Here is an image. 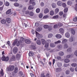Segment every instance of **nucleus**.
I'll use <instances>...</instances> for the list:
<instances>
[{
    "label": "nucleus",
    "instance_id": "f257e3e1",
    "mask_svg": "<svg viewBox=\"0 0 77 77\" xmlns=\"http://www.w3.org/2000/svg\"><path fill=\"white\" fill-rule=\"evenodd\" d=\"M35 34L36 35L37 37V38H42L43 36H42V35L41 34H39V33H38V32L36 31H35Z\"/></svg>",
    "mask_w": 77,
    "mask_h": 77
},
{
    "label": "nucleus",
    "instance_id": "f03ea898",
    "mask_svg": "<svg viewBox=\"0 0 77 77\" xmlns=\"http://www.w3.org/2000/svg\"><path fill=\"white\" fill-rule=\"evenodd\" d=\"M15 66H10L8 67V69L9 71H13L14 69Z\"/></svg>",
    "mask_w": 77,
    "mask_h": 77
},
{
    "label": "nucleus",
    "instance_id": "7ed1b4c3",
    "mask_svg": "<svg viewBox=\"0 0 77 77\" xmlns=\"http://www.w3.org/2000/svg\"><path fill=\"white\" fill-rule=\"evenodd\" d=\"M13 51L14 53V54H16L17 53V51H18V48L17 47H14L13 50Z\"/></svg>",
    "mask_w": 77,
    "mask_h": 77
},
{
    "label": "nucleus",
    "instance_id": "20e7f679",
    "mask_svg": "<svg viewBox=\"0 0 77 77\" xmlns=\"http://www.w3.org/2000/svg\"><path fill=\"white\" fill-rule=\"evenodd\" d=\"M55 36L57 39H60L62 38V35L60 34H57Z\"/></svg>",
    "mask_w": 77,
    "mask_h": 77
},
{
    "label": "nucleus",
    "instance_id": "39448f33",
    "mask_svg": "<svg viewBox=\"0 0 77 77\" xmlns=\"http://www.w3.org/2000/svg\"><path fill=\"white\" fill-rule=\"evenodd\" d=\"M1 23L2 24H5L6 23V21L5 19H2L1 20Z\"/></svg>",
    "mask_w": 77,
    "mask_h": 77
},
{
    "label": "nucleus",
    "instance_id": "423d86ee",
    "mask_svg": "<svg viewBox=\"0 0 77 77\" xmlns=\"http://www.w3.org/2000/svg\"><path fill=\"white\" fill-rule=\"evenodd\" d=\"M59 32L61 34H63L64 32V29L63 28H60L59 29Z\"/></svg>",
    "mask_w": 77,
    "mask_h": 77
},
{
    "label": "nucleus",
    "instance_id": "0eeeda50",
    "mask_svg": "<svg viewBox=\"0 0 77 77\" xmlns=\"http://www.w3.org/2000/svg\"><path fill=\"white\" fill-rule=\"evenodd\" d=\"M57 5L58 6H61L62 5V2L61 1H58L57 2Z\"/></svg>",
    "mask_w": 77,
    "mask_h": 77
},
{
    "label": "nucleus",
    "instance_id": "6e6552de",
    "mask_svg": "<svg viewBox=\"0 0 77 77\" xmlns=\"http://www.w3.org/2000/svg\"><path fill=\"white\" fill-rule=\"evenodd\" d=\"M71 33L73 35H74L75 34V30L74 29H71Z\"/></svg>",
    "mask_w": 77,
    "mask_h": 77
},
{
    "label": "nucleus",
    "instance_id": "1a4fd4ad",
    "mask_svg": "<svg viewBox=\"0 0 77 77\" xmlns=\"http://www.w3.org/2000/svg\"><path fill=\"white\" fill-rule=\"evenodd\" d=\"M49 12V9L48 8H45L44 10V13L45 14H48Z\"/></svg>",
    "mask_w": 77,
    "mask_h": 77
},
{
    "label": "nucleus",
    "instance_id": "9d476101",
    "mask_svg": "<svg viewBox=\"0 0 77 77\" xmlns=\"http://www.w3.org/2000/svg\"><path fill=\"white\" fill-rule=\"evenodd\" d=\"M25 41L26 44H30L31 42V41L28 39H25Z\"/></svg>",
    "mask_w": 77,
    "mask_h": 77
},
{
    "label": "nucleus",
    "instance_id": "9b49d317",
    "mask_svg": "<svg viewBox=\"0 0 77 77\" xmlns=\"http://www.w3.org/2000/svg\"><path fill=\"white\" fill-rule=\"evenodd\" d=\"M21 54H17L16 55V57L17 59V60H19L20 59V58L21 57Z\"/></svg>",
    "mask_w": 77,
    "mask_h": 77
},
{
    "label": "nucleus",
    "instance_id": "f8f14e48",
    "mask_svg": "<svg viewBox=\"0 0 77 77\" xmlns=\"http://www.w3.org/2000/svg\"><path fill=\"white\" fill-rule=\"evenodd\" d=\"M6 21H7V23H10L11 22V20L10 18H7L6 19Z\"/></svg>",
    "mask_w": 77,
    "mask_h": 77
},
{
    "label": "nucleus",
    "instance_id": "ddd939ff",
    "mask_svg": "<svg viewBox=\"0 0 77 77\" xmlns=\"http://www.w3.org/2000/svg\"><path fill=\"white\" fill-rule=\"evenodd\" d=\"M42 28L41 27H38L37 29H36V31H38V32H40L42 30Z\"/></svg>",
    "mask_w": 77,
    "mask_h": 77
},
{
    "label": "nucleus",
    "instance_id": "4468645a",
    "mask_svg": "<svg viewBox=\"0 0 77 77\" xmlns=\"http://www.w3.org/2000/svg\"><path fill=\"white\" fill-rule=\"evenodd\" d=\"M15 60V56L14 55H13L12 57L10 58V60L11 61H13Z\"/></svg>",
    "mask_w": 77,
    "mask_h": 77
},
{
    "label": "nucleus",
    "instance_id": "2eb2a0df",
    "mask_svg": "<svg viewBox=\"0 0 77 77\" xmlns=\"http://www.w3.org/2000/svg\"><path fill=\"white\" fill-rule=\"evenodd\" d=\"M69 41L70 42H73V41H74V38H73V37L71 36L69 38Z\"/></svg>",
    "mask_w": 77,
    "mask_h": 77
},
{
    "label": "nucleus",
    "instance_id": "dca6fc26",
    "mask_svg": "<svg viewBox=\"0 0 77 77\" xmlns=\"http://www.w3.org/2000/svg\"><path fill=\"white\" fill-rule=\"evenodd\" d=\"M50 46L51 47L53 48L56 46V45L54 44V43H51L50 44Z\"/></svg>",
    "mask_w": 77,
    "mask_h": 77
},
{
    "label": "nucleus",
    "instance_id": "f3484780",
    "mask_svg": "<svg viewBox=\"0 0 77 77\" xmlns=\"http://www.w3.org/2000/svg\"><path fill=\"white\" fill-rule=\"evenodd\" d=\"M48 29L49 31H51V30L53 29V27L52 26L48 25Z\"/></svg>",
    "mask_w": 77,
    "mask_h": 77
},
{
    "label": "nucleus",
    "instance_id": "a211bd4d",
    "mask_svg": "<svg viewBox=\"0 0 77 77\" xmlns=\"http://www.w3.org/2000/svg\"><path fill=\"white\" fill-rule=\"evenodd\" d=\"M65 35L66 37V38H69V36H70V35L69 33L68 32H66L65 34Z\"/></svg>",
    "mask_w": 77,
    "mask_h": 77
},
{
    "label": "nucleus",
    "instance_id": "6ab92c4d",
    "mask_svg": "<svg viewBox=\"0 0 77 77\" xmlns=\"http://www.w3.org/2000/svg\"><path fill=\"white\" fill-rule=\"evenodd\" d=\"M18 75H19V76H20V77H21L23 75V72L22 71H20L19 72Z\"/></svg>",
    "mask_w": 77,
    "mask_h": 77
},
{
    "label": "nucleus",
    "instance_id": "aec40b11",
    "mask_svg": "<svg viewBox=\"0 0 77 77\" xmlns=\"http://www.w3.org/2000/svg\"><path fill=\"white\" fill-rule=\"evenodd\" d=\"M36 43L38 45H40L41 44V42L39 40H37L36 42Z\"/></svg>",
    "mask_w": 77,
    "mask_h": 77
},
{
    "label": "nucleus",
    "instance_id": "412c9836",
    "mask_svg": "<svg viewBox=\"0 0 77 77\" xmlns=\"http://www.w3.org/2000/svg\"><path fill=\"white\" fill-rule=\"evenodd\" d=\"M52 7L53 8H56V4L54 3H53L51 4Z\"/></svg>",
    "mask_w": 77,
    "mask_h": 77
},
{
    "label": "nucleus",
    "instance_id": "4be33fe9",
    "mask_svg": "<svg viewBox=\"0 0 77 77\" xmlns=\"http://www.w3.org/2000/svg\"><path fill=\"white\" fill-rule=\"evenodd\" d=\"M33 6L32 5H30L29 6L28 9L29 10H32V9H33Z\"/></svg>",
    "mask_w": 77,
    "mask_h": 77
},
{
    "label": "nucleus",
    "instance_id": "5701e85b",
    "mask_svg": "<svg viewBox=\"0 0 77 77\" xmlns=\"http://www.w3.org/2000/svg\"><path fill=\"white\" fill-rule=\"evenodd\" d=\"M18 67H15V68L14 70V73H17V72H18Z\"/></svg>",
    "mask_w": 77,
    "mask_h": 77
},
{
    "label": "nucleus",
    "instance_id": "b1692460",
    "mask_svg": "<svg viewBox=\"0 0 77 77\" xmlns=\"http://www.w3.org/2000/svg\"><path fill=\"white\" fill-rule=\"evenodd\" d=\"M11 12V9H10L8 10L6 12V14H7V15H8V14H9Z\"/></svg>",
    "mask_w": 77,
    "mask_h": 77
},
{
    "label": "nucleus",
    "instance_id": "393cba45",
    "mask_svg": "<svg viewBox=\"0 0 77 77\" xmlns=\"http://www.w3.org/2000/svg\"><path fill=\"white\" fill-rule=\"evenodd\" d=\"M68 47V44L66 43H65L64 45L63 48L65 49V48H67Z\"/></svg>",
    "mask_w": 77,
    "mask_h": 77
},
{
    "label": "nucleus",
    "instance_id": "a878e982",
    "mask_svg": "<svg viewBox=\"0 0 77 77\" xmlns=\"http://www.w3.org/2000/svg\"><path fill=\"white\" fill-rule=\"evenodd\" d=\"M67 41H68V40L66 39H64L63 40L62 43V44H65V43H66V42H67Z\"/></svg>",
    "mask_w": 77,
    "mask_h": 77
},
{
    "label": "nucleus",
    "instance_id": "bb28decb",
    "mask_svg": "<svg viewBox=\"0 0 77 77\" xmlns=\"http://www.w3.org/2000/svg\"><path fill=\"white\" fill-rule=\"evenodd\" d=\"M63 54H64V53L63 52L60 51L59 53V56H63Z\"/></svg>",
    "mask_w": 77,
    "mask_h": 77
},
{
    "label": "nucleus",
    "instance_id": "cd10ccee",
    "mask_svg": "<svg viewBox=\"0 0 77 77\" xmlns=\"http://www.w3.org/2000/svg\"><path fill=\"white\" fill-rule=\"evenodd\" d=\"M64 61L65 63H69V59H66L64 60Z\"/></svg>",
    "mask_w": 77,
    "mask_h": 77
},
{
    "label": "nucleus",
    "instance_id": "c85d7f7f",
    "mask_svg": "<svg viewBox=\"0 0 77 77\" xmlns=\"http://www.w3.org/2000/svg\"><path fill=\"white\" fill-rule=\"evenodd\" d=\"M53 36V35L52 33L49 34L48 35V37L49 38H51L52 36Z\"/></svg>",
    "mask_w": 77,
    "mask_h": 77
},
{
    "label": "nucleus",
    "instance_id": "c756f323",
    "mask_svg": "<svg viewBox=\"0 0 77 77\" xmlns=\"http://www.w3.org/2000/svg\"><path fill=\"white\" fill-rule=\"evenodd\" d=\"M24 41V38H21L20 39V42L21 43L22 42H23Z\"/></svg>",
    "mask_w": 77,
    "mask_h": 77
},
{
    "label": "nucleus",
    "instance_id": "7c9ffc66",
    "mask_svg": "<svg viewBox=\"0 0 77 77\" xmlns=\"http://www.w3.org/2000/svg\"><path fill=\"white\" fill-rule=\"evenodd\" d=\"M71 65L73 67H75V66H77V64L76 63H72L71 64Z\"/></svg>",
    "mask_w": 77,
    "mask_h": 77
},
{
    "label": "nucleus",
    "instance_id": "2f4dec72",
    "mask_svg": "<svg viewBox=\"0 0 77 77\" xmlns=\"http://www.w3.org/2000/svg\"><path fill=\"white\" fill-rule=\"evenodd\" d=\"M54 11L53 10L51 11L50 13V15H51L52 16L54 15Z\"/></svg>",
    "mask_w": 77,
    "mask_h": 77
},
{
    "label": "nucleus",
    "instance_id": "473e14b6",
    "mask_svg": "<svg viewBox=\"0 0 77 77\" xmlns=\"http://www.w3.org/2000/svg\"><path fill=\"white\" fill-rule=\"evenodd\" d=\"M41 41L43 45H44L45 44V40L44 39H42Z\"/></svg>",
    "mask_w": 77,
    "mask_h": 77
},
{
    "label": "nucleus",
    "instance_id": "72a5a7b5",
    "mask_svg": "<svg viewBox=\"0 0 77 77\" xmlns=\"http://www.w3.org/2000/svg\"><path fill=\"white\" fill-rule=\"evenodd\" d=\"M67 5H71L72 4V2L70 1H69L67 2Z\"/></svg>",
    "mask_w": 77,
    "mask_h": 77
},
{
    "label": "nucleus",
    "instance_id": "f704fd0d",
    "mask_svg": "<svg viewBox=\"0 0 77 77\" xmlns=\"http://www.w3.org/2000/svg\"><path fill=\"white\" fill-rule=\"evenodd\" d=\"M19 5L20 4L18 3H16L14 4V5L16 7H18V6H19Z\"/></svg>",
    "mask_w": 77,
    "mask_h": 77
},
{
    "label": "nucleus",
    "instance_id": "c9c22d12",
    "mask_svg": "<svg viewBox=\"0 0 77 77\" xmlns=\"http://www.w3.org/2000/svg\"><path fill=\"white\" fill-rule=\"evenodd\" d=\"M5 58L6 57H5V56L4 55H3L2 57L1 58V59L3 61H5Z\"/></svg>",
    "mask_w": 77,
    "mask_h": 77
},
{
    "label": "nucleus",
    "instance_id": "e433bc0d",
    "mask_svg": "<svg viewBox=\"0 0 77 77\" xmlns=\"http://www.w3.org/2000/svg\"><path fill=\"white\" fill-rule=\"evenodd\" d=\"M34 15V13L33 12H32V11H30L29 13V15L30 16H33V15Z\"/></svg>",
    "mask_w": 77,
    "mask_h": 77
},
{
    "label": "nucleus",
    "instance_id": "4c0bfd02",
    "mask_svg": "<svg viewBox=\"0 0 77 77\" xmlns=\"http://www.w3.org/2000/svg\"><path fill=\"white\" fill-rule=\"evenodd\" d=\"M59 8H56L55 10V12L56 13V14H57L59 12Z\"/></svg>",
    "mask_w": 77,
    "mask_h": 77
},
{
    "label": "nucleus",
    "instance_id": "58836bf2",
    "mask_svg": "<svg viewBox=\"0 0 77 77\" xmlns=\"http://www.w3.org/2000/svg\"><path fill=\"white\" fill-rule=\"evenodd\" d=\"M72 55H67L66 57V58H69L72 57Z\"/></svg>",
    "mask_w": 77,
    "mask_h": 77
},
{
    "label": "nucleus",
    "instance_id": "ea45409f",
    "mask_svg": "<svg viewBox=\"0 0 77 77\" xmlns=\"http://www.w3.org/2000/svg\"><path fill=\"white\" fill-rule=\"evenodd\" d=\"M61 42V41L60 40H58L56 42H54V44H60Z\"/></svg>",
    "mask_w": 77,
    "mask_h": 77
},
{
    "label": "nucleus",
    "instance_id": "a19ab883",
    "mask_svg": "<svg viewBox=\"0 0 77 77\" xmlns=\"http://www.w3.org/2000/svg\"><path fill=\"white\" fill-rule=\"evenodd\" d=\"M48 46H49V44L48 43H47L45 44V48H48Z\"/></svg>",
    "mask_w": 77,
    "mask_h": 77
},
{
    "label": "nucleus",
    "instance_id": "79ce46f5",
    "mask_svg": "<svg viewBox=\"0 0 77 77\" xmlns=\"http://www.w3.org/2000/svg\"><path fill=\"white\" fill-rule=\"evenodd\" d=\"M0 74H1L2 76H3L4 75V73L3 72V70L2 69V71L0 72Z\"/></svg>",
    "mask_w": 77,
    "mask_h": 77
},
{
    "label": "nucleus",
    "instance_id": "37998d69",
    "mask_svg": "<svg viewBox=\"0 0 77 77\" xmlns=\"http://www.w3.org/2000/svg\"><path fill=\"white\" fill-rule=\"evenodd\" d=\"M33 53L32 52H30L29 53V56H33Z\"/></svg>",
    "mask_w": 77,
    "mask_h": 77
},
{
    "label": "nucleus",
    "instance_id": "c03bdc74",
    "mask_svg": "<svg viewBox=\"0 0 77 77\" xmlns=\"http://www.w3.org/2000/svg\"><path fill=\"white\" fill-rule=\"evenodd\" d=\"M75 2L76 3V4L75 5V9L76 11H77V0H75Z\"/></svg>",
    "mask_w": 77,
    "mask_h": 77
},
{
    "label": "nucleus",
    "instance_id": "a18cd8bd",
    "mask_svg": "<svg viewBox=\"0 0 77 77\" xmlns=\"http://www.w3.org/2000/svg\"><path fill=\"white\" fill-rule=\"evenodd\" d=\"M17 40V42H16V45L17 46H19L20 45V42L19 41H17V40Z\"/></svg>",
    "mask_w": 77,
    "mask_h": 77
},
{
    "label": "nucleus",
    "instance_id": "49530a36",
    "mask_svg": "<svg viewBox=\"0 0 77 77\" xmlns=\"http://www.w3.org/2000/svg\"><path fill=\"white\" fill-rule=\"evenodd\" d=\"M9 57H7L6 58L5 57V60H4V61H6V62H8V60H9Z\"/></svg>",
    "mask_w": 77,
    "mask_h": 77
},
{
    "label": "nucleus",
    "instance_id": "de8ad7c7",
    "mask_svg": "<svg viewBox=\"0 0 77 77\" xmlns=\"http://www.w3.org/2000/svg\"><path fill=\"white\" fill-rule=\"evenodd\" d=\"M5 6H9V3L8 2L6 1L5 2Z\"/></svg>",
    "mask_w": 77,
    "mask_h": 77
},
{
    "label": "nucleus",
    "instance_id": "09e8293b",
    "mask_svg": "<svg viewBox=\"0 0 77 77\" xmlns=\"http://www.w3.org/2000/svg\"><path fill=\"white\" fill-rule=\"evenodd\" d=\"M36 12L37 13H39L40 12V9L39 8H37L36 10Z\"/></svg>",
    "mask_w": 77,
    "mask_h": 77
},
{
    "label": "nucleus",
    "instance_id": "8fccbe9b",
    "mask_svg": "<svg viewBox=\"0 0 77 77\" xmlns=\"http://www.w3.org/2000/svg\"><path fill=\"white\" fill-rule=\"evenodd\" d=\"M43 27L45 29H48V25H45L43 26Z\"/></svg>",
    "mask_w": 77,
    "mask_h": 77
},
{
    "label": "nucleus",
    "instance_id": "3c124183",
    "mask_svg": "<svg viewBox=\"0 0 77 77\" xmlns=\"http://www.w3.org/2000/svg\"><path fill=\"white\" fill-rule=\"evenodd\" d=\"M58 25L57 24H55V25H54V29H57V27H58Z\"/></svg>",
    "mask_w": 77,
    "mask_h": 77
},
{
    "label": "nucleus",
    "instance_id": "603ef678",
    "mask_svg": "<svg viewBox=\"0 0 77 77\" xmlns=\"http://www.w3.org/2000/svg\"><path fill=\"white\" fill-rule=\"evenodd\" d=\"M43 16V15L41 13L39 15V18H42Z\"/></svg>",
    "mask_w": 77,
    "mask_h": 77
},
{
    "label": "nucleus",
    "instance_id": "864d4df0",
    "mask_svg": "<svg viewBox=\"0 0 77 77\" xmlns=\"http://www.w3.org/2000/svg\"><path fill=\"white\" fill-rule=\"evenodd\" d=\"M57 65L58 67H60L62 66V63H58L57 64Z\"/></svg>",
    "mask_w": 77,
    "mask_h": 77
},
{
    "label": "nucleus",
    "instance_id": "5fc2aeb1",
    "mask_svg": "<svg viewBox=\"0 0 77 77\" xmlns=\"http://www.w3.org/2000/svg\"><path fill=\"white\" fill-rule=\"evenodd\" d=\"M63 25V24L61 23H59L58 24V27H61V26H62Z\"/></svg>",
    "mask_w": 77,
    "mask_h": 77
},
{
    "label": "nucleus",
    "instance_id": "6e6d98bb",
    "mask_svg": "<svg viewBox=\"0 0 77 77\" xmlns=\"http://www.w3.org/2000/svg\"><path fill=\"white\" fill-rule=\"evenodd\" d=\"M62 6L63 8H65L66 7V5L65 3H63L62 4Z\"/></svg>",
    "mask_w": 77,
    "mask_h": 77
},
{
    "label": "nucleus",
    "instance_id": "4d7b16f0",
    "mask_svg": "<svg viewBox=\"0 0 77 77\" xmlns=\"http://www.w3.org/2000/svg\"><path fill=\"white\" fill-rule=\"evenodd\" d=\"M73 20L75 22H76L77 21V17H74L73 19Z\"/></svg>",
    "mask_w": 77,
    "mask_h": 77
},
{
    "label": "nucleus",
    "instance_id": "13d9d810",
    "mask_svg": "<svg viewBox=\"0 0 77 77\" xmlns=\"http://www.w3.org/2000/svg\"><path fill=\"white\" fill-rule=\"evenodd\" d=\"M17 43V40H16L13 43V45L14 46L15 45V44H16V43Z\"/></svg>",
    "mask_w": 77,
    "mask_h": 77
},
{
    "label": "nucleus",
    "instance_id": "bf43d9fd",
    "mask_svg": "<svg viewBox=\"0 0 77 77\" xmlns=\"http://www.w3.org/2000/svg\"><path fill=\"white\" fill-rule=\"evenodd\" d=\"M62 45H59L58 46H57V48H58L59 49H60V48H62Z\"/></svg>",
    "mask_w": 77,
    "mask_h": 77
},
{
    "label": "nucleus",
    "instance_id": "052dcab7",
    "mask_svg": "<svg viewBox=\"0 0 77 77\" xmlns=\"http://www.w3.org/2000/svg\"><path fill=\"white\" fill-rule=\"evenodd\" d=\"M58 16L57 15H56L54 16L53 17V19H57V18H58Z\"/></svg>",
    "mask_w": 77,
    "mask_h": 77
},
{
    "label": "nucleus",
    "instance_id": "680f3d73",
    "mask_svg": "<svg viewBox=\"0 0 77 77\" xmlns=\"http://www.w3.org/2000/svg\"><path fill=\"white\" fill-rule=\"evenodd\" d=\"M55 59H58V60H59V59H61V57L59 56H57L56 58V57H55Z\"/></svg>",
    "mask_w": 77,
    "mask_h": 77
},
{
    "label": "nucleus",
    "instance_id": "e2e57ef3",
    "mask_svg": "<svg viewBox=\"0 0 77 77\" xmlns=\"http://www.w3.org/2000/svg\"><path fill=\"white\" fill-rule=\"evenodd\" d=\"M48 18V16L47 15H45L43 17L44 19H46V18Z\"/></svg>",
    "mask_w": 77,
    "mask_h": 77
},
{
    "label": "nucleus",
    "instance_id": "0e129e2a",
    "mask_svg": "<svg viewBox=\"0 0 77 77\" xmlns=\"http://www.w3.org/2000/svg\"><path fill=\"white\" fill-rule=\"evenodd\" d=\"M68 8H65L64 10V12L65 13L67 12L68 11Z\"/></svg>",
    "mask_w": 77,
    "mask_h": 77
},
{
    "label": "nucleus",
    "instance_id": "69168bd1",
    "mask_svg": "<svg viewBox=\"0 0 77 77\" xmlns=\"http://www.w3.org/2000/svg\"><path fill=\"white\" fill-rule=\"evenodd\" d=\"M70 71H72V72H73V71H74V69L73 67L70 68Z\"/></svg>",
    "mask_w": 77,
    "mask_h": 77
},
{
    "label": "nucleus",
    "instance_id": "338daca9",
    "mask_svg": "<svg viewBox=\"0 0 77 77\" xmlns=\"http://www.w3.org/2000/svg\"><path fill=\"white\" fill-rule=\"evenodd\" d=\"M69 65V64H64L63 65L64 67H67Z\"/></svg>",
    "mask_w": 77,
    "mask_h": 77
},
{
    "label": "nucleus",
    "instance_id": "774afa93",
    "mask_svg": "<svg viewBox=\"0 0 77 77\" xmlns=\"http://www.w3.org/2000/svg\"><path fill=\"white\" fill-rule=\"evenodd\" d=\"M74 54L75 56L77 57V50H76L74 52Z\"/></svg>",
    "mask_w": 77,
    "mask_h": 77
}]
</instances>
